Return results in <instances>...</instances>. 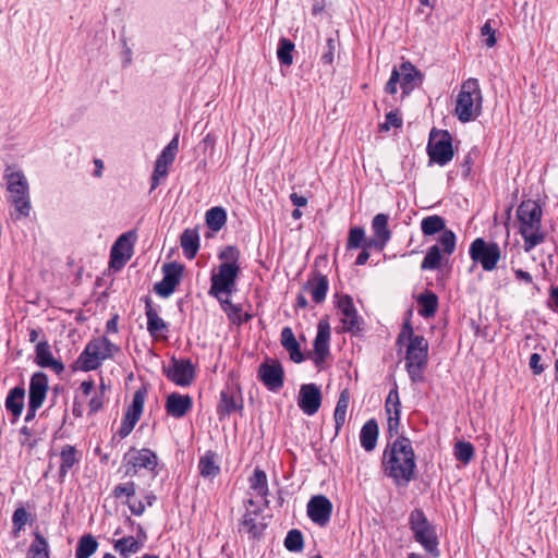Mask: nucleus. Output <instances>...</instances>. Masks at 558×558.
Wrapping results in <instances>:
<instances>
[{
	"instance_id": "nucleus-1",
	"label": "nucleus",
	"mask_w": 558,
	"mask_h": 558,
	"mask_svg": "<svg viewBox=\"0 0 558 558\" xmlns=\"http://www.w3.org/2000/svg\"><path fill=\"white\" fill-rule=\"evenodd\" d=\"M383 468L397 485H407L414 478L415 454L409 438L400 436L387 444L383 453Z\"/></svg>"
},
{
	"instance_id": "nucleus-2",
	"label": "nucleus",
	"mask_w": 558,
	"mask_h": 558,
	"mask_svg": "<svg viewBox=\"0 0 558 558\" xmlns=\"http://www.w3.org/2000/svg\"><path fill=\"white\" fill-rule=\"evenodd\" d=\"M407 343L405 367L413 383L423 380V372L427 365L428 342L423 336L414 335L413 328L409 322H405L400 335L398 343Z\"/></svg>"
},
{
	"instance_id": "nucleus-3",
	"label": "nucleus",
	"mask_w": 558,
	"mask_h": 558,
	"mask_svg": "<svg viewBox=\"0 0 558 558\" xmlns=\"http://www.w3.org/2000/svg\"><path fill=\"white\" fill-rule=\"evenodd\" d=\"M239 257L240 252L234 246H227L220 252L219 258L223 262L219 265L218 271L211 275L209 294L220 299L221 295H230L235 290L240 272Z\"/></svg>"
},
{
	"instance_id": "nucleus-4",
	"label": "nucleus",
	"mask_w": 558,
	"mask_h": 558,
	"mask_svg": "<svg viewBox=\"0 0 558 558\" xmlns=\"http://www.w3.org/2000/svg\"><path fill=\"white\" fill-rule=\"evenodd\" d=\"M517 216L520 221V233L524 240V248L529 252L544 241V235L541 232L542 208L535 201H523L517 209Z\"/></svg>"
},
{
	"instance_id": "nucleus-5",
	"label": "nucleus",
	"mask_w": 558,
	"mask_h": 558,
	"mask_svg": "<svg viewBox=\"0 0 558 558\" xmlns=\"http://www.w3.org/2000/svg\"><path fill=\"white\" fill-rule=\"evenodd\" d=\"M482 92L478 81L470 77L461 85L457 96L454 113L460 122L475 120L482 111Z\"/></svg>"
},
{
	"instance_id": "nucleus-6",
	"label": "nucleus",
	"mask_w": 558,
	"mask_h": 558,
	"mask_svg": "<svg viewBox=\"0 0 558 558\" xmlns=\"http://www.w3.org/2000/svg\"><path fill=\"white\" fill-rule=\"evenodd\" d=\"M119 347L112 343L106 336L94 338L87 342L80 354L76 365L83 372L97 369L104 361L113 357Z\"/></svg>"
},
{
	"instance_id": "nucleus-7",
	"label": "nucleus",
	"mask_w": 558,
	"mask_h": 558,
	"mask_svg": "<svg viewBox=\"0 0 558 558\" xmlns=\"http://www.w3.org/2000/svg\"><path fill=\"white\" fill-rule=\"evenodd\" d=\"M409 525L415 542L421 544L433 558L439 557L440 553L435 527L429 523L423 510L414 509L411 511Z\"/></svg>"
},
{
	"instance_id": "nucleus-8",
	"label": "nucleus",
	"mask_w": 558,
	"mask_h": 558,
	"mask_svg": "<svg viewBox=\"0 0 558 558\" xmlns=\"http://www.w3.org/2000/svg\"><path fill=\"white\" fill-rule=\"evenodd\" d=\"M423 82V74L410 61H403L399 68L393 66L390 77L385 85V92L395 95L398 84L402 90V98L409 96Z\"/></svg>"
},
{
	"instance_id": "nucleus-9",
	"label": "nucleus",
	"mask_w": 558,
	"mask_h": 558,
	"mask_svg": "<svg viewBox=\"0 0 558 558\" xmlns=\"http://www.w3.org/2000/svg\"><path fill=\"white\" fill-rule=\"evenodd\" d=\"M248 489L251 498L246 502V510L253 508L254 514L260 513L265 508H268L269 487L268 480L265 471L255 468L253 474L248 477Z\"/></svg>"
},
{
	"instance_id": "nucleus-10",
	"label": "nucleus",
	"mask_w": 558,
	"mask_h": 558,
	"mask_svg": "<svg viewBox=\"0 0 558 558\" xmlns=\"http://www.w3.org/2000/svg\"><path fill=\"white\" fill-rule=\"evenodd\" d=\"M427 154L430 161L444 166L448 163L454 153L452 147V136L447 130L432 129L427 143Z\"/></svg>"
},
{
	"instance_id": "nucleus-11",
	"label": "nucleus",
	"mask_w": 558,
	"mask_h": 558,
	"mask_svg": "<svg viewBox=\"0 0 558 558\" xmlns=\"http://www.w3.org/2000/svg\"><path fill=\"white\" fill-rule=\"evenodd\" d=\"M469 254L475 263L481 264L485 271L494 270L501 257L499 245L495 242H486L482 238H477L471 243Z\"/></svg>"
},
{
	"instance_id": "nucleus-12",
	"label": "nucleus",
	"mask_w": 558,
	"mask_h": 558,
	"mask_svg": "<svg viewBox=\"0 0 558 558\" xmlns=\"http://www.w3.org/2000/svg\"><path fill=\"white\" fill-rule=\"evenodd\" d=\"M7 190L8 201L14 206L20 216L27 217L31 213L32 206L26 178L9 177Z\"/></svg>"
},
{
	"instance_id": "nucleus-13",
	"label": "nucleus",
	"mask_w": 558,
	"mask_h": 558,
	"mask_svg": "<svg viewBox=\"0 0 558 558\" xmlns=\"http://www.w3.org/2000/svg\"><path fill=\"white\" fill-rule=\"evenodd\" d=\"M165 374L175 385L187 387L195 377V369L190 360L172 357L169 366L165 368Z\"/></svg>"
},
{
	"instance_id": "nucleus-14",
	"label": "nucleus",
	"mask_w": 558,
	"mask_h": 558,
	"mask_svg": "<svg viewBox=\"0 0 558 558\" xmlns=\"http://www.w3.org/2000/svg\"><path fill=\"white\" fill-rule=\"evenodd\" d=\"M163 278L155 283L154 291L162 298L170 296L180 283L183 266L178 263H168L162 266Z\"/></svg>"
},
{
	"instance_id": "nucleus-15",
	"label": "nucleus",
	"mask_w": 558,
	"mask_h": 558,
	"mask_svg": "<svg viewBox=\"0 0 558 558\" xmlns=\"http://www.w3.org/2000/svg\"><path fill=\"white\" fill-rule=\"evenodd\" d=\"M330 327L327 320L322 319L317 325V333L313 344L312 360L317 367H322L329 355Z\"/></svg>"
},
{
	"instance_id": "nucleus-16",
	"label": "nucleus",
	"mask_w": 558,
	"mask_h": 558,
	"mask_svg": "<svg viewBox=\"0 0 558 558\" xmlns=\"http://www.w3.org/2000/svg\"><path fill=\"white\" fill-rule=\"evenodd\" d=\"M308 518L319 526H325L332 513V504L324 495L313 496L307 502Z\"/></svg>"
},
{
	"instance_id": "nucleus-17",
	"label": "nucleus",
	"mask_w": 558,
	"mask_h": 558,
	"mask_svg": "<svg viewBox=\"0 0 558 558\" xmlns=\"http://www.w3.org/2000/svg\"><path fill=\"white\" fill-rule=\"evenodd\" d=\"M258 378L269 390H279L284 378L282 365L278 361L262 364L258 368Z\"/></svg>"
},
{
	"instance_id": "nucleus-18",
	"label": "nucleus",
	"mask_w": 558,
	"mask_h": 558,
	"mask_svg": "<svg viewBox=\"0 0 558 558\" xmlns=\"http://www.w3.org/2000/svg\"><path fill=\"white\" fill-rule=\"evenodd\" d=\"M338 310L344 331L354 333L361 330V320L351 296L341 295L338 300Z\"/></svg>"
},
{
	"instance_id": "nucleus-19",
	"label": "nucleus",
	"mask_w": 558,
	"mask_h": 558,
	"mask_svg": "<svg viewBox=\"0 0 558 558\" xmlns=\"http://www.w3.org/2000/svg\"><path fill=\"white\" fill-rule=\"evenodd\" d=\"M298 404L307 415H314L320 408L322 393L315 384H305L301 386Z\"/></svg>"
},
{
	"instance_id": "nucleus-20",
	"label": "nucleus",
	"mask_w": 558,
	"mask_h": 558,
	"mask_svg": "<svg viewBox=\"0 0 558 558\" xmlns=\"http://www.w3.org/2000/svg\"><path fill=\"white\" fill-rule=\"evenodd\" d=\"M132 233H123L118 238L113 246L111 247L110 253V264L112 267L119 268L122 267L130 258L132 253V243H131Z\"/></svg>"
},
{
	"instance_id": "nucleus-21",
	"label": "nucleus",
	"mask_w": 558,
	"mask_h": 558,
	"mask_svg": "<svg viewBox=\"0 0 558 558\" xmlns=\"http://www.w3.org/2000/svg\"><path fill=\"white\" fill-rule=\"evenodd\" d=\"M48 390V378L44 373H35L31 378L28 402L31 408L39 409L47 395Z\"/></svg>"
},
{
	"instance_id": "nucleus-22",
	"label": "nucleus",
	"mask_w": 558,
	"mask_h": 558,
	"mask_svg": "<svg viewBox=\"0 0 558 558\" xmlns=\"http://www.w3.org/2000/svg\"><path fill=\"white\" fill-rule=\"evenodd\" d=\"M179 151V133H177L168 145L161 150L155 162L153 174L162 175L168 173V168L171 166Z\"/></svg>"
},
{
	"instance_id": "nucleus-23",
	"label": "nucleus",
	"mask_w": 558,
	"mask_h": 558,
	"mask_svg": "<svg viewBox=\"0 0 558 558\" xmlns=\"http://www.w3.org/2000/svg\"><path fill=\"white\" fill-rule=\"evenodd\" d=\"M144 302L145 315L147 318V330L153 338H160L165 332L168 331V325L159 316L158 308L154 306L153 301L148 296L144 299Z\"/></svg>"
},
{
	"instance_id": "nucleus-24",
	"label": "nucleus",
	"mask_w": 558,
	"mask_h": 558,
	"mask_svg": "<svg viewBox=\"0 0 558 558\" xmlns=\"http://www.w3.org/2000/svg\"><path fill=\"white\" fill-rule=\"evenodd\" d=\"M192 407V398L189 395H180L178 392L170 393L165 404L167 414L175 418L183 417Z\"/></svg>"
},
{
	"instance_id": "nucleus-25",
	"label": "nucleus",
	"mask_w": 558,
	"mask_h": 558,
	"mask_svg": "<svg viewBox=\"0 0 558 558\" xmlns=\"http://www.w3.org/2000/svg\"><path fill=\"white\" fill-rule=\"evenodd\" d=\"M131 468L126 470V474L133 475L137 469L154 470L157 465V456L149 449H141L134 451L128 462Z\"/></svg>"
},
{
	"instance_id": "nucleus-26",
	"label": "nucleus",
	"mask_w": 558,
	"mask_h": 558,
	"mask_svg": "<svg viewBox=\"0 0 558 558\" xmlns=\"http://www.w3.org/2000/svg\"><path fill=\"white\" fill-rule=\"evenodd\" d=\"M242 409V398L240 392L234 388H227L220 393V402L218 404V414L229 415L232 412Z\"/></svg>"
},
{
	"instance_id": "nucleus-27",
	"label": "nucleus",
	"mask_w": 558,
	"mask_h": 558,
	"mask_svg": "<svg viewBox=\"0 0 558 558\" xmlns=\"http://www.w3.org/2000/svg\"><path fill=\"white\" fill-rule=\"evenodd\" d=\"M36 361L41 367H50L57 374L63 372L64 366L61 362L53 359L50 345L47 341L38 342L36 345Z\"/></svg>"
},
{
	"instance_id": "nucleus-28",
	"label": "nucleus",
	"mask_w": 558,
	"mask_h": 558,
	"mask_svg": "<svg viewBox=\"0 0 558 558\" xmlns=\"http://www.w3.org/2000/svg\"><path fill=\"white\" fill-rule=\"evenodd\" d=\"M281 345L289 352L290 359L294 363L304 361V355L301 352L300 344L290 327H283L280 335Z\"/></svg>"
},
{
	"instance_id": "nucleus-29",
	"label": "nucleus",
	"mask_w": 558,
	"mask_h": 558,
	"mask_svg": "<svg viewBox=\"0 0 558 558\" xmlns=\"http://www.w3.org/2000/svg\"><path fill=\"white\" fill-rule=\"evenodd\" d=\"M328 287L327 277L317 275L306 282L304 289L311 294L315 303H322L326 299Z\"/></svg>"
},
{
	"instance_id": "nucleus-30",
	"label": "nucleus",
	"mask_w": 558,
	"mask_h": 558,
	"mask_svg": "<svg viewBox=\"0 0 558 558\" xmlns=\"http://www.w3.org/2000/svg\"><path fill=\"white\" fill-rule=\"evenodd\" d=\"M378 438V424L374 418L368 420L361 429L360 441L365 451H373Z\"/></svg>"
},
{
	"instance_id": "nucleus-31",
	"label": "nucleus",
	"mask_w": 558,
	"mask_h": 558,
	"mask_svg": "<svg viewBox=\"0 0 558 558\" xmlns=\"http://www.w3.org/2000/svg\"><path fill=\"white\" fill-rule=\"evenodd\" d=\"M181 247L186 258L193 259L199 250V236L196 230L186 229L180 238Z\"/></svg>"
},
{
	"instance_id": "nucleus-32",
	"label": "nucleus",
	"mask_w": 558,
	"mask_h": 558,
	"mask_svg": "<svg viewBox=\"0 0 558 558\" xmlns=\"http://www.w3.org/2000/svg\"><path fill=\"white\" fill-rule=\"evenodd\" d=\"M199 474L205 478H214L220 472V466L217 461V454L214 451H207L201 457L198 462Z\"/></svg>"
},
{
	"instance_id": "nucleus-33",
	"label": "nucleus",
	"mask_w": 558,
	"mask_h": 558,
	"mask_svg": "<svg viewBox=\"0 0 558 558\" xmlns=\"http://www.w3.org/2000/svg\"><path fill=\"white\" fill-rule=\"evenodd\" d=\"M60 460L59 477L63 481L69 471L78 462L75 447L72 445L63 446L60 452Z\"/></svg>"
},
{
	"instance_id": "nucleus-34",
	"label": "nucleus",
	"mask_w": 558,
	"mask_h": 558,
	"mask_svg": "<svg viewBox=\"0 0 558 558\" xmlns=\"http://www.w3.org/2000/svg\"><path fill=\"white\" fill-rule=\"evenodd\" d=\"M25 390L21 386H16L9 391L5 399V408L14 416H20L24 408Z\"/></svg>"
},
{
	"instance_id": "nucleus-35",
	"label": "nucleus",
	"mask_w": 558,
	"mask_h": 558,
	"mask_svg": "<svg viewBox=\"0 0 558 558\" xmlns=\"http://www.w3.org/2000/svg\"><path fill=\"white\" fill-rule=\"evenodd\" d=\"M350 402V395L347 389L342 390L338 401L337 405L333 412V418H335V428H336V435L339 434V430L343 426L345 422L347 411L349 408Z\"/></svg>"
},
{
	"instance_id": "nucleus-36",
	"label": "nucleus",
	"mask_w": 558,
	"mask_h": 558,
	"mask_svg": "<svg viewBox=\"0 0 558 558\" xmlns=\"http://www.w3.org/2000/svg\"><path fill=\"white\" fill-rule=\"evenodd\" d=\"M420 310L418 313L423 317H432L438 308V298L433 292H425L417 299Z\"/></svg>"
},
{
	"instance_id": "nucleus-37",
	"label": "nucleus",
	"mask_w": 558,
	"mask_h": 558,
	"mask_svg": "<svg viewBox=\"0 0 558 558\" xmlns=\"http://www.w3.org/2000/svg\"><path fill=\"white\" fill-rule=\"evenodd\" d=\"M98 542L90 534L83 535L77 543L75 550V558H89L96 553Z\"/></svg>"
},
{
	"instance_id": "nucleus-38",
	"label": "nucleus",
	"mask_w": 558,
	"mask_h": 558,
	"mask_svg": "<svg viewBox=\"0 0 558 558\" xmlns=\"http://www.w3.org/2000/svg\"><path fill=\"white\" fill-rule=\"evenodd\" d=\"M421 230L424 235H434L446 230V221L438 215L428 216L422 219Z\"/></svg>"
},
{
	"instance_id": "nucleus-39",
	"label": "nucleus",
	"mask_w": 558,
	"mask_h": 558,
	"mask_svg": "<svg viewBox=\"0 0 558 558\" xmlns=\"http://www.w3.org/2000/svg\"><path fill=\"white\" fill-rule=\"evenodd\" d=\"M293 50L294 44L292 40L286 37H281L279 39L277 48V58L281 65L290 66L293 63Z\"/></svg>"
},
{
	"instance_id": "nucleus-40",
	"label": "nucleus",
	"mask_w": 558,
	"mask_h": 558,
	"mask_svg": "<svg viewBox=\"0 0 558 558\" xmlns=\"http://www.w3.org/2000/svg\"><path fill=\"white\" fill-rule=\"evenodd\" d=\"M142 544L133 536L122 537L114 544V549L123 557L129 558L131 554H136L141 550Z\"/></svg>"
},
{
	"instance_id": "nucleus-41",
	"label": "nucleus",
	"mask_w": 558,
	"mask_h": 558,
	"mask_svg": "<svg viewBox=\"0 0 558 558\" xmlns=\"http://www.w3.org/2000/svg\"><path fill=\"white\" fill-rule=\"evenodd\" d=\"M372 229L375 236L381 238L383 242H388L391 238V232L388 229V216L385 214H377L372 221Z\"/></svg>"
},
{
	"instance_id": "nucleus-42",
	"label": "nucleus",
	"mask_w": 558,
	"mask_h": 558,
	"mask_svg": "<svg viewBox=\"0 0 558 558\" xmlns=\"http://www.w3.org/2000/svg\"><path fill=\"white\" fill-rule=\"evenodd\" d=\"M227 214L221 207H213L206 213V223L215 232L219 231L226 223Z\"/></svg>"
},
{
	"instance_id": "nucleus-43",
	"label": "nucleus",
	"mask_w": 558,
	"mask_h": 558,
	"mask_svg": "<svg viewBox=\"0 0 558 558\" xmlns=\"http://www.w3.org/2000/svg\"><path fill=\"white\" fill-rule=\"evenodd\" d=\"M481 159V151L477 147H473L468 154L464 155L460 161L461 174H471L472 171H477V162Z\"/></svg>"
},
{
	"instance_id": "nucleus-44",
	"label": "nucleus",
	"mask_w": 558,
	"mask_h": 558,
	"mask_svg": "<svg viewBox=\"0 0 558 558\" xmlns=\"http://www.w3.org/2000/svg\"><path fill=\"white\" fill-rule=\"evenodd\" d=\"M34 536H35L34 541L31 544V547L28 550L29 555H32L33 558H50L49 557V545H48L47 539L38 532H36L34 534Z\"/></svg>"
},
{
	"instance_id": "nucleus-45",
	"label": "nucleus",
	"mask_w": 558,
	"mask_h": 558,
	"mask_svg": "<svg viewBox=\"0 0 558 558\" xmlns=\"http://www.w3.org/2000/svg\"><path fill=\"white\" fill-rule=\"evenodd\" d=\"M441 254L438 245H433L428 248L422 264L421 268L423 270H435L440 267L441 264Z\"/></svg>"
},
{
	"instance_id": "nucleus-46",
	"label": "nucleus",
	"mask_w": 558,
	"mask_h": 558,
	"mask_svg": "<svg viewBox=\"0 0 558 558\" xmlns=\"http://www.w3.org/2000/svg\"><path fill=\"white\" fill-rule=\"evenodd\" d=\"M454 457L463 464H468L474 457V447L468 441H458L454 445Z\"/></svg>"
},
{
	"instance_id": "nucleus-47",
	"label": "nucleus",
	"mask_w": 558,
	"mask_h": 558,
	"mask_svg": "<svg viewBox=\"0 0 558 558\" xmlns=\"http://www.w3.org/2000/svg\"><path fill=\"white\" fill-rule=\"evenodd\" d=\"M146 392L144 390L135 391L131 405L128 408L125 414L133 416L137 420L141 418L144 409Z\"/></svg>"
},
{
	"instance_id": "nucleus-48",
	"label": "nucleus",
	"mask_w": 558,
	"mask_h": 558,
	"mask_svg": "<svg viewBox=\"0 0 558 558\" xmlns=\"http://www.w3.org/2000/svg\"><path fill=\"white\" fill-rule=\"evenodd\" d=\"M219 301L221 303L223 311L227 313V315L229 316V318L232 322L242 323V322H247L248 319H251V315H248V314H245L244 318H242L240 306L232 304L230 300H228V299L222 300L220 298Z\"/></svg>"
},
{
	"instance_id": "nucleus-49",
	"label": "nucleus",
	"mask_w": 558,
	"mask_h": 558,
	"mask_svg": "<svg viewBox=\"0 0 558 558\" xmlns=\"http://www.w3.org/2000/svg\"><path fill=\"white\" fill-rule=\"evenodd\" d=\"M284 546L289 551H301L304 546L303 535L299 530L288 532Z\"/></svg>"
},
{
	"instance_id": "nucleus-50",
	"label": "nucleus",
	"mask_w": 558,
	"mask_h": 558,
	"mask_svg": "<svg viewBox=\"0 0 558 558\" xmlns=\"http://www.w3.org/2000/svg\"><path fill=\"white\" fill-rule=\"evenodd\" d=\"M437 245L439 248L441 247L446 254L451 255L456 248V234L451 230L446 229L441 232Z\"/></svg>"
},
{
	"instance_id": "nucleus-51",
	"label": "nucleus",
	"mask_w": 558,
	"mask_h": 558,
	"mask_svg": "<svg viewBox=\"0 0 558 558\" xmlns=\"http://www.w3.org/2000/svg\"><path fill=\"white\" fill-rule=\"evenodd\" d=\"M364 240H365L364 230L360 227L352 228L349 232L347 247L348 248H357L360 246H363Z\"/></svg>"
},
{
	"instance_id": "nucleus-52",
	"label": "nucleus",
	"mask_w": 558,
	"mask_h": 558,
	"mask_svg": "<svg viewBox=\"0 0 558 558\" xmlns=\"http://www.w3.org/2000/svg\"><path fill=\"white\" fill-rule=\"evenodd\" d=\"M495 28L492 25V20H487L481 27V36L484 38V43L488 48L496 45Z\"/></svg>"
},
{
	"instance_id": "nucleus-53",
	"label": "nucleus",
	"mask_w": 558,
	"mask_h": 558,
	"mask_svg": "<svg viewBox=\"0 0 558 558\" xmlns=\"http://www.w3.org/2000/svg\"><path fill=\"white\" fill-rule=\"evenodd\" d=\"M28 521V512L25 508L20 507L15 509L12 515V523L15 532H20Z\"/></svg>"
},
{
	"instance_id": "nucleus-54",
	"label": "nucleus",
	"mask_w": 558,
	"mask_h": 558,
	"mask_svg": "<svg viewBox=\"0 0 558 558\" xmlns=\"http://www.w3.org/2000/svg\"><path fill=\"white\" fill-rule=\"evenodd\" d=\"M135 495V483L128 482L124 484H119L113 489V496L116 498H121L125 496L128 500H130Z\"/></svg>"
},
{
	"instance_id": "nucleus-55",
	"label": "nucleus",
	"mask_w": 558,
	"mask_h": 558,
	"mask_svg": "<svg viewBox=\"0 0 558 558\" xmlns=\"http://www.w3.org/2000/svg\"><path fill=\"white\" fill-rule=\"evenodd\" d=\"M138 422L137 418L130 416L128 414L124 415V418L121 423V426L118 430V434L121 438H125L131 434L133 428L135 427L136 423Z\"/></svg>"
},
{
	"instance_id": "nucleus-56",
	"label": "nucleus",
	"mask_w": 558,
	"mask_h": 558,
	"mask_svg": "<svg viewBox=\"0 0 558 558\" xmlns=\"http://www.w3.org/2000/svg\"><path fill=\"white\" fill-rule=\"evenodd\" d=\"M337 41L332 37H329L326 41L325 51L322 54V62L324 64H331L333 62V56L336 50Z\"/></svg>"
},
{
	"instance_id": "nucleus-57",
	"label": "nucleus",
	"mask_w": 558,
	"mask_h": 558,
	"mask_svg": "<svg viewBox=\"0 0 558 558\" xmlns=\"http://www.w3.org/2000/svg\"><path fill=\"white\" fill-rule=\"evenodd\" d=\"M400 413H401L400 409H396V412H393V414L387 413L388 414V420H387L388 434L390 437H393L398 434V428H399V424H400Z\"/></svg>"
},
{
	"instance_id": "nucleus-58",
	"label": "nucleus",
	"mask_w": 558,
	"mask_h": 558,
	"mask_svg": "<svg viewBox=\"0 0 558 558\" xmlns=\"http://www.w3.org/2000/svg\"><path fill=\"white\" fill-rule=\"evenodd\" d=\"M390 404H393V412H396V409L401 410V404H400V399H399V393H398L397 388L391 389L386 399L385 408H386L387 413H392V409L390 408Z\"/></svg>"
},
{
	"instance_id": "nucleus-59",
	"label": "nucleus",
	"mask_w": 558,
	"mask_h": 558,
	"mask_svg": "<svg viewBox=\"0 0 558 558\" xmlns=\"http://www.w3.org/2000/svg\"><path fill=\"white\" fill-rule=\"evenodd\" d=\"M105 397L102 396V392H96L92 399L89 400L88 407L90 413H96L99 410H101L104 405Z\"/></svg>"
},
{
	"instance_id": "nucleus-60",
	"label": "nucleus",
	"mask_w": 558,
	"mask_h": 558,
	"mask_svg": "<svg viewBox=\"0 0 558 558\" xmlns=\"http://www.w3.org/2000/svg\"><path fill=\"white\" fill-rule=\"evenodd\" d=\"M386 122L390 126H393V128H397V129L401 128L402 124H403L402 118H401V116H400L398 110L388 112L386 114Z\"/></svg>"
},
{
	"instance_id": "nucleus-61",
	"label": "nucleus",
	"mask_w": 558,
	"mask_h": 558,
	"mask_svg": "<svg viewBox=\"0 0 558 558\" xmlns=\"http://www.w3.org/2000/svg\"><path fill=\"white\" fill-rule=\"evenodd\" d=\"M541 360L542 357L538 353H533L530 357L529 364L535 375H539L544 371L543 365H541Z\"/></svg>"
},
{
	"instance_id": "nucleus-62",
	"label": "nucleus",
	"mask_w": 558,
	"mask_h": 558,
	"mask_svg": "<svg viewBox=\"0 0 558 558\" xmlns=\"http://www.w3.org/2000/svg\"><path fill=\"white\" fill-rule=\"evenodd\" d=\"M130 511L134 515H142L145 511V505L141 500H128Z\"/></svg>"
},
{
	"instance_id": "nucleus-63",
	"label": "nucleus",
	"mask_w": 558,
	"mask_h": 558,
	"mask_svg": "<svg viewBox=\"0 0 558 558\" xmlns=\"http://www.w3.org/2000/svg\"><path fill=\"white\" fill-rule=\"evenodd\" d=\"M381 241V238H378V236H375L371 240H368L367 242H364V245L363 247L364 248H376L378 251H383L384 247L386 246L387 242H380Z\"/></svg>"
},
{
	"instance_id": "nucleus-64",
	"label": "nucleus",
	"mask_w": 558,
	"mask_h": 558,
	"mask_svg": "<svg viewBox=\"0 0 558 558\" xmlns=\"http://www.w3.org/2000/svg\"><path fill=\"white\" fill-rule=\"evenodd\" d=\"M290 199H291L292 204L298 208L304 207L307 205V198L305 196L299 195L296 193H291Z\"/></svg>"
}]
</instances>
